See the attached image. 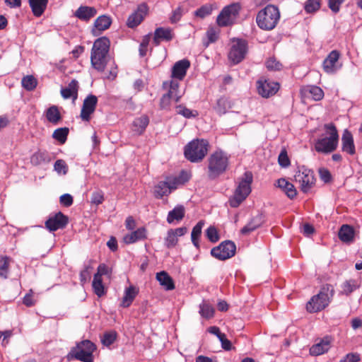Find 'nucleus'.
<instances>
[{
	"label": "nucleus",
	"instance_id": "1",
	"mask_svg": "<svg viewBox=\"0 0 362 362\" xmlns=\"http://www.w3.org/2000/svg\"><path fill=\"white\" fill-rule=\"evenodd\" d=\"M110 42L106 37H101L95 40L90 52V64L93 69L103 72L108 62V53Z\"/></svg>",
	"mask_w": 362,
	"mask_h": 362
},
{
	"label": "nucleus",
	"instance_id": "2",
	"mask_svg": "<svg viewBox=\"0 0 362 362\" xmlns=\"http://www.w3.org/2000/svg\"><path fill=\"white\" fill-rule=\"evenodd\" d=\"M280 12L277 6L269 4L260 10L256 17V23L264 30H272L278 24Z\"/></svg>",
	"mask_w": 362,
	"mask_h": 362
},
{
	"label": "nucleus",
	"instance_id": "3",
	"mask_svg": "<svg viewBox=\"0 0 362 362\" xmlns=\"http://www.w3.org/2000/svg\"><path fill=\"white\" fill-rule=\"evenodd\" d=\"M334 293V288L330 284L324 285L318 294L313 296L306 305L309 313H317L325 309L329 303Z\"/></svg>",
	"mask_w": 362,
	"mask_h": 362
},
{
	"label": "nucleus",
	"instance_id": "4",
	"mask_svg": "<svg viewBox=\"0 0 362 362\" xmlns=\"http://www.w3.org/2000/svg\"><path fill=\"white\" fill-rule=\"evenodd\" d=\"M328 137L319 139L315 144V148L317 152L328 153L333 152L337 146L339 134L337 127L333 123L326 124L324 126Z\"/></svg>",
	"mask_w": 362,
	"mask_h": 362
},
{
	"label": "nucleus",
	"instance_id": "5",
	"mask_svg": "<svg viewBox=\"0 0 362 362\" xmlns=\"http://www.w3.org/2000/svg\"><path fill=\"white\" fill-rule=\"evenodd\" d=\"M253 180L252 173L246 171L240 181L233 196L230 198V206L236 208L247 198L251 192V184Z\"/></svg>",
	"mask_w": 362,
	"mask_h": 362
},
{
	"label": "nucleus",
	"instance_id": "6",
	"mask_svg": "<svg viewBox=\"0 0 362 362\" xmlns=\"http://www.w3.org/2000/svg\"><path fill=\"white\" fill-rule=\"evenodd\" d=\"M210 148L209 142L204 139H195L184 148L185 158H204Z\"/></svg>",
	"mask_w": 362,
	"mask_h": 362
},
{
	"label": "nucleus",
	"instance_id": "7",
	"mask_svg": "<svg viewBox=\"0 0 362 362\" xmlns=\"http://www.w3.org/2000/svg\"><path fill=\"white\" fill-rule=\"evenodd\" d=\"M96 349L95 345L89 340H83L71 349L68 357L74 358L83 362H88L93 358V353Z\"/></svg>",
	"mask_w": 362,
	"mask_h": 362
},
{
	"label": "nucleus",
	"instance_id": "8",
	"mask_svg": "<svg viewBox=\"0 0 362 362\" xmlns=\"http://www.w3.org/2000/svg\"><path fill=\"white\" fill-rule=\"evenodd\" d=\"M240 6L239 4H231L225 6L216 18V23L220 27H226L234 23L239 15Z\"/></svg>",
	"mask_w": 362,
	"mask_h": 362
},
{
	"label": "nucleus",
	"instance_id": "9",
	"mask_svg": "<svg viewBox=\"0 0 362 362\" xmlns=\"http://www.w3.org/2000/svg\"><path fill=\"white\" fill-rule=\"evenodd\" d=\"M236 246L235 243L230 240H225L218 246L211 249V255L218 260H226L235 254Z\"/></svg>",
	"mask_w": 362,
	"mask_h": 362
},
{
	"label": "nucleus",
	"instance_id": "10",
	"mask_svg": "<svg viewBox=\"0 0 362 362\" xmlns=\"http://www.w3.org/2000/svg\"><path fill=\"white\" fill-rule=\"evenodd\" d=\"M295 180L300 184L301 191L305 193L310 191L315 181L313 172L304 166L301 167L296 173Z\"/></svg>",
	"mask_w": 362,
	"mask_h": 362
},
{
	"label": "nucleus",
	"instance_id": "11",
	"mask_svg": "<svg viewBox=\"0 0 362 362\" xmlns=\"http://www.w3.org/2000/svg\"><path fill=\"white\" fill-rule=\"evenodd\" d=\"M247 44L244 40H237L234 41L230 52L228 53L229 59L233 64H238L245 57L247 53Z\"/></svg>",
	"mask_w": 362,
	"mask_h": 362
},
{
	"label": "nucleus",
	"instance_id": "12",
	"mask_svg": "<svg viewBox=\"0 0 362 362\" xmlns=\"http://www.w3.org/2000/svg\"><path fill=\"white\" fill-rule=\"evenodd\" d=\"M280 88L279 83L270 80H259L257 82L258 93L263 98H268L274 95Z\"/></svg>",
	"mask_w": 362,
	"mask_h": 362
},
{
	"label": "nucleus",
	"instance_id": "13",
	"mask_svg": "<svg viewBox=\"0 0 362 362\" xmlns=\"http://www.w3.org/2000/svg\"><path fill=\"white\" fill-rule=\"evenodd\" d=\"M148 13V6L146 3H142L137 6L136 10L127 18L128 28H134L141 23Z\"/></svg>",
	"mask_w": 362,
	"mask_h": 362
},
{
	"label": "nucleus",
	"instance_id": "14",
	"mask_svg": "<svg viewBox=\"0 0 362 362\" xmlns=\"http://www.w3.org/2000/svg\"><path fill=\"white\" fill-rule=\"evenodd\" d=\"M97 104L98 98L94 95L90 94L84 99L80 114L83 121H90V116L95 112Z\"/></svg>",
	"mask_w": 362,
	"mask_h": 362
},
{
	"label": "nucleus",
	"instance_id": "15",
	"mask_svg": "<svg viewBox=\"0 0 362 362\" xmlns=\"http://www.w3.org/2000/svg\"><path fill=\"white\" fill-rule=\"evenodd\" d=\"M339 57L340 53L337 50H332L329 52L322 63L323 70L325 73L332 74L339 69V67L337 64Z\"/></svg>",
	"mask_w": 362,
	"mask_h": 362
},
{
	"label": "nucleus",
	"instance_id": "16",
	"mask_svg": "<svg viewBox=\"0 0 362 362\" xmlns=\"http://www.w3.org/2000/svg\"><path fill=\"white\" fill-rule=\"evenodd\" d=\"M228 167L227 160H209L208 165V176L214 180L218 177L226 170Z\"/></svg>",
	"mask_w": 362,
	"mask_h": 362
},
{
	"label": "nucleus",
	"instance_id": "17",
	"mask_svg": "<svg viewBox=\"0 0 362 362\" xmlns=\"http://www.w3.org/2000/svg\"><path fill=\"white\" fill-rule=\"evenodd\" d=\"M68 222V217L62 212H58L45 222V226L49 230L55 231L58 229L65 228Z\"/></svg>",
	"mask_w": 362,
	"mask_h": 362
},
{
	"label": "nucleus",
	"instance_id": "18",
	"mask_svg": "<svg viewBox=\"0 0 362 362\" xmlns=\"http://www.w3.org/2000/svg\"><path fill=\"white\" fill-rule=\"evenodd\" d=\"M174 37L173 30L170 28H157L154 31L153 43L155 46H158L161 41L169 42Z\"/></svg>",
	"mask_w": 362,
	"mask_h": 362
},
{
	"label": "nucleus",
	"instance_id": "19",
	"mask_svg": "<svg viewBox=\"0 0 362 362\" xmlns=\"http://www.w3.org/2000/svg\"><path fill=\"white\" fill-rule=\"evenodd\" d=\"M189 66L190 62L188 59H185L177 62L173 66L171 77L180 81L182 80L186 76Z\"/></svg>",
	"mask_w": 362,
	"mask_h": 362
},
{
	"label": "nucleus",
	"instance_id": "20",
	"mask_svg": "<svg viewBox=\"0 0 362 362\" xmlns=\"http://www.w3.org/2000/svg\"><path fill=\"white\" fill-rule=\"evenodd\" d=\"M168 180L171 185V189L173 190L177 189L180 186L186 184L192 177V174L189 171L182 170L177 176H167Z\"/></svg>",
	"mask_w": 362,
	"mask_h": 362
},
{
	"label": "nucleus",
	"instance_id": "21",
	"mask_svg": "<svg viewBox=\"0 0 362 362\" xmlns=\"http://www.w3.org/2000/svg\"><path fill=\"white\" fill-rule=\"evenodd\" d=\"M300 93L304 97H310L315 101L320 100L324 97V92L317 86H305L300 88Z\"/></svg>",
	"mask_w": 362,
	"mask_h": 362
},
{
	"label": "nucleus",
	"instance_id": "22",
	"mask_svg": "<svg viewBox=\"0 0 362 362\" xmlns=\"http://www.w3.org/2000/svg\"><path fill=\"white\" fill-rule=\"evenodd\" d=\"M341 148L344 152H346L351 156L355 153V145L353 135L347 129H345L342 134Z\"/></svg>",
	"mask_w": 362,
	"mask_h": 362
},
{
	"label": "nucleus",
	"instance_id": "23",
	"mask_svg": "<svg viewBox=\"0 0 362 362\" xmlns=\"http://www.w3.org/2000/svg\"><path fill=\"white\" fill-rule=\"evenodd\" d=\"M97 14L95 8L87 6H81L75 11L74 16L78 19L88 22Z\"/></svg>",
	"mask_w": 362,
	"mask_h": 362
},
{
	"label": "nucleus",
	"instance_id": "24",
	"mask_svg": "<svg viewBox=\"0 0 362 362\" xmlns=\"http://www.w3.org/2000/svg\"><path fill=\"white\" fill-rule=\"evenodd\" d=\"M264 223L262 214H257L250 219V221L240 230V233L243 235H247Z\"/></svg>",
	"mask_w": 362,
	"mask_h": 362
},
{
	"label": "nucleus",
	"instance_id": "25",
	"mask_svg": "<svg viewBox=\"0 0 362 362\" xmlns=\"http://www.w3.org/2000/svg\"><path fill=\"white\" fill-rule=\"evenodd\" d=\"M78 82L73 79L67 87L61 89V95L64 99L72 98L75 100L78 97Z\"/></svg>",
	"mask_w": 362,
	"mask_h": 362
},
{
	"label": "nucleus",
	"instance_id": "26",
	"mask_svg": "<svg viewBox=\"0 0 362 362\" xmlns=\"http://www.w3.org/2000/svg\"><path fill=\"white\" fill-rule=\"evenodd\" d=\"M173 189H171V185L166 177L165 180L160 181L154 187V196L157 199H161L164 196H168Z\"/></svg>",
	"mask_w": 362,
	"mask_h": 362
},
{
	"label": "nucleus",
	"instance_id": "27",
	"mask_svg": "<svg viewBox=\"0 0 362 362\" xmlns=\"http://www.w3.org/2000/svg\"><path fill=\"white\" fill-rule=\"evenodd\" d=\"M329 348L330 339L329 337H325L310 347V353L313 356H319L327 352Z\"/></svg>",
	"mask_w": 362,
	"mask_h": 362
},
{
	"label": "nucleus",
	"instance_id": "28",
	"mask_svg": "<svg viewBox=\"0 0 362 362\" xmlns=\"http://www.w3.org/2000/svg\"><path fill=\"white\" fill-rule=\"evenodd\" d=\"M276 186L279 187L290 199H293L297 194L294 185L284 178L276 181Z\"/></svg>",
	"mask_w": 362,
	"mask_h": 362
},
{
	"label": "nucleus",
	"instance_id": "29",
	"mask_svg": "<svg viewBox=\"0 0 362 362\" xmlns=\"http://www.w3.org/2000/svg\"><path fill=\"white\" fill-rule=\"evenodd\" d=\"M112 24V19L110 16L106 15L100 16L96 18L94 22L95 28L93 29L92 33L96 35V30L104 31L110 28Z\"/></svg>",
	"mask_w": 362,
	"mask_h": 362
},
{
	"label": "nucleus",
	"instance_id": "30",
	"mask_svg": "<svg viewBox=\"0 0 362 362\" xmlns=\"http://www.w3.org/2000/svg\"><path fill=\"white\" fill-rule=\"evenodd\" d=\"M45 115L47 120L54 125L58 124L62 119L59 107L56 105H52L48 107Z\"/></svg>",
	"mask_w": 362,
	"mask_h": 362
},
{
	"label": "nucleus",
	"instance_id": "31",
	"mask_svg": "<svg viewBox=\"0 0 362 362\" xmlns=\"http://www.w3.org/2000/svg\"><path fill=\"white\" fill-rule=\"evenodd\" d=\"M232 107L229 99L225 96H221L217 99L216 103L213 105V109L219 115H224Z\"/></svg>",
	"mask_w": 362,
	"mask_h": 362
},
{
	"label": "nucleus",
	"instance_id": "32",
	"mask_svg": "<svg viewBox=\"0 0 362 362\" xmlns=\"http://www.w3.org/2000/svg\"><path fill=\"white\" fill-rule=\"evenodd\" d=\"M148 123V117L146 115H141L133 121L132 129L136 134L141 135L145 131Z\"/></svg>",
	"mask_w": 362,
	"mask_h": 362
},
{
	"label": "nucleus",
	"instance_id": "33",
	"mask_svg": "<svg viewBox=\"0 0 362 362\" xmlns=\"http://www.w3.org/2000/svg\"><path fill=\"white\" fill-rule=\"evenodd\" d=\"M28 2L33 15L40 17L46 9L48 0H29Z\"/></svg>",
	"mask_w": 362,
	"mask_h": 362
},
{
	"label": "nucleus",
	"instance_id": "34",
	"mask_svg": "<svg viewBox=\"0 0 362 362\" xmlns=\"http://www.w3.org/2000/svg\"><path fill=\"white\" fill-rule=\"evenodd\" d=\"M185 207L182 205H178L168 212L167 221L169 223H173L175 221H180L185 217Z\"/></svg>",
	"mask_w": 362,
	"mask_h": 362
},
{
	"label": "nucleus",
	"instance_id": "35",
	"mask_svg": "<svg viewBox=\"0 0 362 362\" xmlns=\"http://www.w3.org/2000/svg\"><path fill=\"white\" fill-rule=\"evenodd\" d=\"M156 279L166 290L170 291L175 288L174 281L166 272L163 271L157 273Z\"/></svg>",
	"mask_w": 362,
	"mask_h": 362
},
{
	"label": "nucleus",
	"instance_id": "36",
	"mask_svg": "<svg viewBox=\"0 0 362 362\" xmlns=\"http://www.w3.org/2000/svg\"><path fill=\"white\" fill-rule=\"evenodd\" d=\"M339 239L344 243L353 241L354 238V229L349 225H343L339 231Z\"/></svg>",
	"mask_w": 362,
	"mask_h": 362
},
{
	"label": "nucleus",
	"instance_id": "37",
	"mask_svg": "<svg viewBox=\"0 0 362 362\" xmlns=\"http://www.w3.org/2000/svg\"><path fill=\"white\" fill-rule=\"evenodd\" d=\"M146 238V230L144 228H138L136 230L126 235L124 237V241L127 244L134 243L138 240Z\"/></svg>",
	"mask_w": 362,
	"mask_h": 362
},
{
	"label": "nucleus",
	"instance_id": "38",
	"mask_svg": "<svg viewBox=\"0 0 362 362\" xmlns=\"http://www.w3.org/2000/svg\"><path fill=\"white\" fill-rule=\"evenodd\" d=\"M138 291L134 286H129L125 290L124 295L122 298L121 306L128 308L132 303L136 296Z\"/></svg>",
	"mask_w": 362,
	"mask_h": 362
},
{
	"label": "nucleus",
	"instance_id": "39",
	"mask_svg": "<svg viewBox=\"0 0 362 362\" xmlns=\"http://www.w3.org/2000/svg\"><path fill=\"white\" fill-rule=\"evenodd\" d=\"M204 225V221H199L192 228L191 239L193 245L198 249L199 248V240L202 235V230Z\"/></svg>",
	"mask_w": 362,
	"mask_h": 362
},
{
	"label": "nucleus",
	"instance_id": "40",
	"mask_svg": "<svg viewBox=\"0 0 362 362\" xmlns=\"http://www.w3.org/2000/svg\"><path fill=\"white\" fill-rule=\"evenodd\" d=\"M359 285L354 279H349L344 281L341 286V291L339 292L341 295L349 296L352 292L358 288Z\"/></svg>",
	"mask_w": 362,
	"mask_h": 362
},
{
	"label": "nucleus",
	"instance_id": "41",
	"mask_svg": "<svg viewBox=\"0 0 362 362\" xmlns=\"http://www.w3.org/2000/svg\"><path fill=\"white\" fill-rule=\"evenodd\" d=\"M69 132L68 127H61L55 129L52 134V137L63 144L66 142Z\"/></svg>",
	"mask_w": 362,
	"mask_h": 362
},
{
	"label": "nucleus",
	"instance_id": "42",
	"mask_svg": "<svg viewBox=\"0 0 362 362\" xmlns=\"http://www.w3.org/2000/svg\"><path fill=\"white\" fill-rule=\"evenodd\" d=\"M21 83L26 90L31 91L36 88L37 81L33 76L28 75L22 78Z\"/></svg>",
	"mask_w": 362,
	"mask_h": 362
},
{
	"label": "nucleus",
	"instance_id": "43",
	"mask_svg": "<svg viewBox=\"0 0 362 362\" xmlns=\"http://www.w3.org/2000/svg\"><path fill=\"white\" fill-rule=\"evenodd\" d=\"M214 312V308L209 303H203L199 305V314L204 318L210 319L213 317Z\"/></svg>",
	"mask_w": 362,
	"mask_h": 362
},
{
	"label": "nucleus",
	"instance_id": "44",
	"mask_svg": "<svg viewBox=\"0 0 362 362\" xmlns=\"http://www.w3.org/2000/svg\"><path fill=\"white\" fill-rule=\"evenodd\" d=\"M92 286L95 293L98 296L101 297L105 294V288L103 284L102 277L94 276Z\"/></svg>",
	"mask_w": 362,
	"mask_h": 362
},
{
	"label": "nucleus",
	"instance_id": "45",
	"mask_svg": "<svg viewBox=\"0 0 362 362\" xmlns=\"http://www.w3.org/2000/svg\"><path fill=\"white\" fill-rule=\"evenodd\" d=\"M220 33V30L217 28L209 27L206 33V36L207 37V42L206 43V47H207L210 43H214L218 39Z\"/></svg>",
	"mask_w": 362,
	"mask_h": 362
},
{
	"label": "nucleus",
	"instance_id": "46",
	"mask_svg": "<svg viewBox=\"0 0 362 362\" xmlns=\"http://www.w3.org/2000/svg\"><path fill=\"white\" fill-rule=\"evenodd\" d=\"M176 112L186 118L195 117L198 115L197 111H192L183 105H179L176 106Z\"/></svg>",
	"mask_w": 362,
	"mask_h": 362
},
{
	"label": "nucleus",
	"instance_id": "47",
	"mask_svg": "<svg viewBox=\"0 0 362 362\" xmlns=\"http://www.w3.org/2000/svg\"><path fill=\"white\" fill-rule=\"evenodd\" d=\"M185 10L183 4H180L179 6L172 12V15L170 17V21L171 23H177L185 13Z\"/></svg>",
	"mask_w": 362,
	"mask_h": 362
},
{
	"label": "nucleus",
	"instance_id": "48",
	"mask_svg": "<svg viewBox=\"0 0 362 362\" xmlns=\"http://www.w3.org/2000/svg\"><path fill=\"white\" fill-rule=\"evenodd\" d=\"M179 83L177 81L171 80L170 82V88L167 93L174 97V100L177 103L180 98L181 95L178 93Z\"/></svg>",
	"mask_w": 362,
	"mask_h": 362
},
{
	"label": "nucleus",
	"instance_id": "49",
	"mask_svg": "<svg viewBox=\"0 0 362 362\" xmlns=\"http://www.w3.org/2000/svg\"><path fill=\"white\" fill-rule=\"evenodd\" d=\"M10 259L8 257H3L0 259V277L6 279L9 269Z\"/></svg>",
	"mask_w": 362,
	"mask_h": 362
},
{
	"label": "nucleus",
	"instance_id": "50",
	"mask_svg": "<svg viewBox=\"0 0 362 362\" xmlns=\"http://www.w3.org/2000/svg\"><path fill=\"white\" fill-rule=\"evenodd\" d=\"M178 242L177 237L173 232V229H170L168 231L167 236L165 239V245L168 248L175 247Z\"/></svg>",
	"mask_w": 362,
	"mask_h": 362
},
{
	"label": "nucleus",
	"instance_id": "51",
	"mask_svg": "<svg viewBox=\"0 0 362 362\" xmlns=\"http://www.w3.org/2000/svg\"><path fill=\"white\" fill-rule=\"evenodd\" d=\"M212 6L210 4H205L198 8L194 14L196 16L199 17L201 18H204L207 16H209L212 12Z\"/></svg>",
	"mask_w": 362,
	"mask_h": 362
},
{
	"label": "nucleus",
	"instance_id": "52",
	"mask_svg": "<svg viewBox=\"0 0 362 362\" xmlns=\"http://www.w3.org/2000/svg\"><path fill=\"white\" fill-rule=\"evenodd\" d=\"M206 236L211 243H216L220 238L218 230L214 226H209L206 229Z\"/></svg>",
	"mask_w": 362,
	"mask_h": 362
},
{
	"label": "nucleus",
	"instance_id": "53",
	"mask_svg": "<svg viewBox=\"0 0 362 362\" xmlns=\"http://www.w3.org/2000/svg\"><path fill=\"white\" fill-rule=\"evenodd\" d=\"M320 7V0H308L305 4V10L307 13H313Z\"/></svg>",
	"mask_w": 362,
	"mask_h": 362
},
{
	"label": "nucleus",
	"instance_id": "54",
	"mask_svg": "<svg viewBox=\"0 0 362 362\" xmlns=\"http://www.w3.org/2000/svg\"><path fill=\"white\" fill-rule=\"evenodd\" d=\"M116 337L117 334L115 332H110L105 333L102 338L103 344L106 346H110L115 341Z\"/></svg>",
	"mask_w": 362,
	"mask_h": 362
},
{
	"label": "nucleus",
	"instance_id": "55",
	"mask_svg": "<svg viewBox=\"0 0 362 362\" xmlns=\"http://www.w3.org/2000/svg\"><path fill=\"white\" fill-rule=\"evenodd\" d=\"M266 67L270 71H279L282 69V64L274 58H269L266 62Z\"/></svg>",
	"mask_w": 362,
	"mask_h": 362
},
{
	"label": "nucleus",
	"instance_id": "56",
	"mask_svg": "<svg viewBox=\"0 0 362 362\" xmlns=\"http://www.w3.org/2000/svg\"><path fill=\"white\" fill-rule=\"evenodd\" d=\"M151 39V34L144 36L142 41L139 45V54L141 57H144L147 53V47Z\"/></svg>",
	"mask_w": 362,
	"mask_h": 362
},
{
	"label": "nucleus",
	"instance_id": "57",
	"mask_svg": "<svg viewBox=\"0 0 362 362\" xmlns=\"http://www.w3.org/2000/svg\"><path fill=\"white\" fill-rule=\"evenodd\" d=\"M174 100V97L168 93L164 94L160 98V107L163 110H168L170 106L171 100Z\"/></svg>",
	"mask_w": 362,
	"mask_h": 362
},
{
	"label": "nucleus",
	"instance_id": "58",
	"mask_svg": "<svg viewBox=\"0 0 362 362\" xmlns=\"http://www.w3.org/2000/svg\"><path fill=\"white\" fill-rule=\"evenodd\" d=\"M104 201L103 192L100 190L93 192L91 195V203L99 205Z\"/></svg>",
	"mask_w": 362,
	"mask_h": 362
},
{
	"label": "nucleus",
	"instance_id": "59",
	"mask_svg": "<svg viewBox=\"0 0 362 362\" xmlns=\"http://www.w3.org/2000/svg\"><path fill=\"white\" fill-rule=\"evenodd\" d=\"M67 168H68L64 160H57L54 163V170L59 174H66Z\"/></svg>",
	"mask_w": 362,
	"mask_h": 362
},
{
	"label": "nucleus",
	"instance_id": "60",
	"mask_svg": "<svg viewBox=\"0 0 362 362\" xmlns=\"http://www.w3.org/2000/svg\"><path fill=\"white\" fill-rule=\"evenodd\" d=\"M60 204L66 207H69L73 204V197L69 194H64L60 197Z\"/></svg>",
	"mask_w": 362,
	"mask_h": 362
},
{
	"label": "nucleus",
	"instance_id": "61",
	"mask_svg": "<svg viewBox=\"0 0 362 362\" xmlns=\"http://www.w3.org/2000/svg\"><path fill=\"white\" fill-rule=\"evenodd\" d=\"M345 0H329V8L334 12L337 13L339 11L340 5Z\"/></svg>",
	"mask_w": 362,
	"mask_h": 362
},
{
	"label": "nucleus",
	"instance_id": "62",
	"mask_svg": "<svg viewBox=\"0 0 362 362\" xmlns=\"http://www.w3.org/2000/svg\"><path fill=\"white\" fill-rule=\"evenodd\" d=\"M221 343V346L224 350L230 351L232 349L231 342L226 338L225 334L221 335V338L218 339Z\"/></svg>",
	"mask_w": 362,
	"mask_h": 362
},
{
	"label": "nucleus",
	"instance_id": "63",
	"mask_svg": "<svg viewBox=\"0 0 362 362\" xmlns=\"http://www.w3.org/2000/svg\"><path fill=\"white\" fill-rule=\"evenodd\" d=\"M360 360L359 354H349L339 362H358Z\"/></svg>",
	"mask_w": 362,
	"mask_h": 362
},
{
	"label": "nucleus",
	"instance_id": "64",
	"mask_svg": "<svg viewBox=\"0 0 362 362\" xmlns=\"http://www.w3.org/2000/svg\"><path fill=\"white\" fill-rule=\"evenodd\" d=\"M109 268L105 264H100L98 267L97 273L94 276L102 277L103 275L109 274Z\"/></svg>",
	"mask_w": 362,
	"mask_h": 362
}]
</instances>
